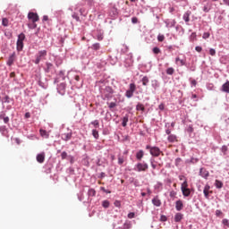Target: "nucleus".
Listing matches in <instances>:
<instances>
[{
	"mask_svg": "<svg viewBox=\"0 0 229 229\" xmlns=\"http://www.w3.org/2000/svg\"><path fill=\"white\" fill-rule=\"evenodd\" d=\"M115 90L110 86H106L104 89H101L102 99L104 101H110L112 98H114V94Z\"/></svg>",
	"mask_w": 229,
	"mask_h": 229,
	"instance_id": "obj_1",
	"label": "nucleus"
},
{
	"mask_svg": "<svg viewBox=\"0 0 229 229\" xmlns=\"http://www.w3.org/2000/svg\"><path fill=\"white\" fill-rule=\"evenodd\" d=\"M47 57V50H38V53L35 55V59L32 60L35 65H38L40 62H44Z\"/></svg>",
	"mask_w": 229,
	"mask_h": 229,
	"instance_id": "obj_2",
	"label": "nucleus"
},
{
	"mask_svg": "<svg viewBox=\"0 0 229 229\" xmlns=\"http://www.w3.org/2000/svg\"><path fill=\"white\" fill-rule=\"evenodd\" d=\"M148 169H149V165L146 161L137 163L133 167V171L136 173H146Z\"/></svg>",
	"mask_w": 229,
	"mask_h": 229,
	"instance_id": "obj_3",
	"label": "nucleus"
},
{
	"mask_svg": "<svg viewBox=\"0 0 229 229\" xmlns=\"http://www.w3.org/2000/svg\"><path fill=\"white\" fill-rule=\"evenodd\" d=\"M146 149L148 150L151 157H158L163 153L162 150H160V148L157 146L147 145Z\"/></svg>",
	"mask_w": 229,
	"mask_h": 229,
	"instance_id": "obj_4",
	"label": "nucleus"
},
{
	"mask_svg": "<svg viewBox=\"0 0 229 229\" xmlns=\"http://www.w3.org/2000/svg\"><path fill=\"white\" fill-rule=\"evenodd\" d=\"M43 71L45 74H56V68L55 67V64H53V63H50V62L45 63Z\"/></svg>",
	"mask_w": 229,
	"mask_h": 229,
	"instance_id": "obj_5",
	"label": "nucleus"
},
{
	"mask_svg": "<svg viewBox=\"0 0 229 229\" xmlns=\"http://www.w3.org/2000/svg\"><path fill=\"white\" fill-rule=\"evenodd\" d=\"M16 60H17V55L15 54V52H13L12 54H10L6 61V65H8V67H12V65H13Z\"/></svg>",
	"mask_w": 229,
	"mask_h": 229,
	"instance_id": "obj_6",
	"label": "nucleus"
},
{
	"mask_svg": "<svg viewBox=\"0 0 229 229\" xmlns=\"http://www.w3.org/2000/svg\"><path fill=\"white\" fill-rule=\"evenodd\" d=\"M104 32L102 30L98 29L97 30H95L93 32V38H95L97 40H98L99 42H101V40H103L104 38Z\"/></svg>",
	"mask_w": 229,
	"mask_h": 229,
	"instance_id": "obj_7",
	"label": "nucleus"
},
{
	"mask_svg": "<svg viewBox=\"0 0 229 229\" xmlns=\"http://www.w3.org/2000/svg\"><path fill=\"white\" fill-rule=\"evenodd\" d=\"M65 82H61L60 84H58L56 88L58 94H60L61 96H65Z\"/></svg>",
	"mask_w": 229,
	"mask_h": 229,
	"instance_id": "obj_8",
	"label": "nucleus"
},
{
	"mask_svg": "<svg viewBox=\"0 0 229 229\" xmlns=\"http://www.w3.org/2000/svg\"><path fill=\"white\" fill-rule=\"evenodd\" d=\"M199 176H201V178H204L205 180L208 179V176H210V173L207 170V168L201 167L199 169Z\"/></svg>",
	"mask_w": 229,
	"mask_h": 229,
	"instance_id": "obj_9",
	"label": "nucleus"
},
{
	"mask_svg": "<svg viewBox=\"0 0 229 229\" xmlns=\"http://www.w3.org/2000/svg\"><path fill=\"white\" fill-rule=\"evenodd\" d=\"M133 65V56L131 55H127V57L124 60V67H131Z\"/></svg>",
	"mask_w": 229,
	"mask_h": 229,
	"instance_id": "obj_10",
	"label": "nucleus"
},
{
	"mask_svg": "<svg viewBox=\"0 0 229 229\" xmlns=\"http://www.w3.org/2000/svg\"><path fill=\"white\" fill-rule=\"evenodd\" d=\"M28 19L32 21V22H38L39 18L38 13L30 12L28 13Z\"/></svg>",
	"mask_w": 229,
	"mask_h": 229,
	"instance_id": "obj_11",
	"label": "nucleus"
},
{
	"mask_svg": "<svg viewBox=\"0 0 229 229\" xmlns=\"http://www.w3.org/2000/svg\"><path fill=\"white\" fill-rule=\"evenodd\" d=\"M165 28H174L176 26V20L166 19L165 21Z\"/></svg>",
	"mask_w": 229,
	"mask_h": 229,
	"instance_id": "obj_12",
	"label": "nucleus"
},
{
	"mask_svg": "<svg viewBox=\"0 0 229 229\" xmlns=\"http://www.w3.org/2000/svg\"><path fill=\"white\" fill-rule=\"evenodd\" d=\"M61 139L62 140H64V142H69V140L72 139V131L63 133L61 135Z\"/></svg>",
	"mask_w": 229,
	"mask_h": 229,
	"instance_id": "obj_13",
	"label": "nucleus"
},
{
	"mask_svg": "<svg viewBox=\"0 0 229 229\" xmlns=\"http://www.w3.org/2000/svg\"><path fill=\"white\" fill-rule=\"evenodd\" d=\"M36 160L37 162H38V164H44V161L46 160V153L41 152L38 154L36 157Z\"/></svg>",
	"mask_w": 229,
	"mask_h": 229,
	"instance_id": "obj_14",
	"label": "nucleus"
},
{
	"mask_svg": "<svg viewBox=\"0 0 229 229\" xmlns=\"http://www.w3.org/2000/svg\"><path fill=\"white\" fill-rule=\"evenodd\" d=\"M109 15L113 19H117V15H119V12L117 11V8L112 7L109 11Z\"/></svg>",
	"mask_w": 229,
	"mask_h": 229,
	"instance_id": "obj_15",
	"label": "nucleus"
},
{
	"mask_svg": "<svg viewBox=\"0 0 229 229\" xmlns=\"http://www.w3.org/2000/svg\"><path fill=\"white\" fill-rule=\"evenodd\" d=\"M175 210H177V212L183 210V201H182V199L175 201Z\"/></svg>",
	"mask_w": 229,
	"mask_h": 229,
	"instance_id": "obj_16",
	"label": "nucleus"
},
{
	"mask_svg": "<svg viewBox=\"0 0 229 229\" xmlns=\"http://www.w3.org/2000/svg\"><path fill=\"white\" fill-rule=\"evenodd\" d=\"M192 13L191 11H187L186 13H184V14L182 15V20L184 21V22L186 24H189V22L191 21V14Z\"/></svg>",
	"mask_w": 229,
	"mask_h": 229,
	"instance_id": "obj_17",
	"label": "nucleus"
},
{
	"mask_svg": "<svg viewBox=\"0 0 229 229\" xmlns=\"http://www.w3.org/2000/svg\"><path fill=\"white\" fill-rule=\"evenodd\" d=\"M152 205H154V207H161L162 206V200H160V199L158 198L157 195L152 199Z\"/></svg>",
	"mask_w": 229,
	"mask_h": 229,
	"instance_id": "obj_18",
	"label": "nucleus"
},
{
	"mask_svg": "<svg viewBox=\"0 0 229 229\" xmlns=\"http://www.w3.org/2000/svg\"><path fill=\"white\" fill-rule=\"evenodd\" d=\"M181 191L182 192V196L184 198H189V196H191V189L188 188H184V187H181Z\"/></svg>",
	"mask_w": 229,
	"mask_h": 229,
	"instance_id": "obj_19",
	"label": "nucleus"
},
{
	"mask_svg": "<svg viewBox=\"0 0 229 229\" xmlns=\"http://www.w3.org/2000/svg\"><path fill=\"white\" fill-rule=\"evenodd\" d=\"M221 91L229 94V81H226L221 87Z\"/></svg>",
	"mask_w": 229,
	"mask_h": 229,
	"instance_id": "obj_20",
	"label": "nucleus"
},
{
	"mask_svg": "<svg viewBox=\"0 0 229 229\" xmlns=\"http://www.w3.org/2000/svg\"><path fill=\"white\" fill-rule=\"evenodd\" d=\"M22 49H24V42L17 41L16 42V51H18V53H21V51H22Z\"/></svg>",
	"mask_w": 229,
	"mask_h": 229,
	"instance_id": "obj_21",
	"label": "nucleus"
},
{
	"mask_svg": "<svg viewBox=\"0 0 229 229\" xmlns=\"http://www.w3.org/2000/svg\"><path fill=\"white\" fill-rule=\"evenodd\" d=\"M198 162H199V158H198V157H191L190 159H186L185 160V164H192V165H194V164H198Z\"/></svg>",
	"mask_w": 229,
	"mask_h": 229,
	"instance_id": "obj_22",
	"label": "nucleus"
},
{
	"mask_svg": "<svg viewBox=\"0 0 229 229\" xmlns=\"http://www.w3.org/2000/svg\"><path fill=\"white\" fill-rule=\"evenodd\" d=\"M151 87L154 89V90H157L160 89V82L157 80L151 81Z\"/></svg>",
	"mask_w": 229,
	"mask_h": 229,
	"instance_id": "obj_23",
	"label": "nucleus"
},
{
	"mask_svg": "<svg viewBox=\"0 0 229 229\" xmlns=\"http://www.w3.org/2000/svg\"><path fill=\"white\" fill-rule=\"evenodd\" d=\"M182 219H183V214L182 213H176L174 215V221L175 223H180L182 221Z\"/></svg>",
	"mask_w": 229,
	"mask_h": 229,
	"instance_id": "obj_24",
	"label": "nucleus"
},
{
	"mask_svg": "<svg viewBox=\"0 0 229 229\" xmlns=\"http://www.w3.org/2000/svg\"><path fill=\"white\" fill-rule=\"evenodd\" d=\"M142 158H144V150L140 149V150L136 153V159H137V160H142Z\"/></svg>",
	"mask_w": 229,
	"mask_h": 229,
	"instance_id": "obj_25",
	"label": "nucleus"
},
{
	"mask_svg": "<svg viewBox=\"0 0 229 229\" xmlns=\"http://www.w3.org/2000/svg\"><path fill=\"white\" fill-rule=\"evenodd\" d=\"M128 121H129V116L128 114H125L123 117V122H122V126L123 128H126V126H128Z\"/></svg>",
	"mask_w": 229,
	"mask_h": 229,
	"instance_id": "obj_26",
	"label": "nucleus"
},
{
	"mask_svg": "<svg viewBox=\"0 0 229 229\" xmlns=\"http://www.w3.org/2000/svg\"><path fill=\"white\" fill-rule=\"evenodd\" d=\"M90 49H92V51H99V49H101V44L95 43L91 45Z\"/></svg>",
	"mask_w": 229,
	"mask_h": 229,
	"instance_id": "obj_27",
	"label": "nucleus"
},
{
	"mask_svg": "<svg viewBox=\"0 0 229 229\" xmlns=\"http://www.w3.org/2000/svg\"><path fill=\"white\" fill-rule=\"evenodd\" d=\"M136 110L137 112H145L146 107H144V105H142L141 103H138L136 106Z\"/></svg>",
	"mask_w": 229,
	"mask_h": 229,
	"instance_id": "obj_28",
	"label": "nucleus"
},
{
	"mask_svg": "<svg viewBox=\"0 0 229 229\" xmlns=\"http://www.w3.org/2000/svg\"><path fill=\"white\" fill-rule=\"evenodd\" d=\"M38 85H39L41 87V89H47V81H42V80H40V78L38 81Z\"/></svg>",
	"mask_w": 229,
	"mask_h": 229,
	"instance_id": "obj_29",
	"label": "nucleus"
},
{
	"mask_svg": "<svg viewBox=\"0 0 229 229\" xmlns=\"http://www.w3.org/2000/svg\"><path fill=\"white\" fill-rule=\"evenodd\" d=\"M141 82H142L143 87H148V85H149V78H148V76H144L141 79Z\"/></svg>",
	"mask_w": 229,
	"mask_h": 229,
	"instance_id": "obj_30",
	"label": "nucleus"
},
{
	"mask_svg": "<svg viewBox=\"0 0 229 229\" xmlns=\"http://www.w3.org/2000/svg\"><path fill=\"white\" fill-rule=\"evenodd\" d=\"M167 140H168V142H171V143L176 142L177 137H176V135H174V134H170V135L167 137Z\"/></svg>",
	"mask_w": 229,
	"mask_h": 229,
	"instance_id": "obj_31",
	"label": "nucleus"
},
{
	"mask_svg": "<svg viewBox=\"0 0 229 229\" xmlns=\"http://www.w3.org/2000/svg\"><path fill=\"white\" fill-rule=\"evenodd\" d=\"M41 137H44L45 139H49V133H47V131L44 129L39 130Z\"/></svg>",
	"mask_w": 229,
	"mask_h": 229,
	"instance_id": "obj_32",
	"label": "nucleus"
},
{
	"mask_svg": "<svg viewBox=\"0 0 229 229\" xmlns=\"http://www.w3.org/2000/svg\"><path fill=\"white\" fill-rule=\"evenodd\" d=\"M210 10H212V4L208 3L206 5H204L203 12H205V13H208Z\"/></svg>",
	"mask_w": 229,
	"mask_h": 229,
	"instance_id": "obj_33",
	"label": "nucleus"
},
{
	"mask_svg": "<svg viewBox=\"0 0 229 229\" xmlns=\"http://www.w3.org/2000/svg\"><path fill=\"white\" fill-rule=\"evenodd\" d=\"M88 196L89 198H94V196H96V190H94V188H89L88 191Z\"/></svg>",
	"mask_w": 229,
	"mask_h": 229,
	"instance_id": "obj_34",
	"label": "nucleus"
},
{
	"mask_svg": "<svg viewBox=\"0 0 229 229\" xmlns=\"http://www.w3.org/2000/svg\"><path fill=\"white\" fill-rule=\"evenodd\" d=\"M72 19H74L76 22H81V20L80 19V15L76 12L72 13Z\"/></svg>",
	"mask_w": 229,
	"mask_h": 229,
	"instance_id": "obj_35",
	"label": "nucleus"
},
{
	"mask_svg": "<svg viewBox=\"0 0 229 229\" xmlns=\"http://www.w3.org/2000/svg\"><path fill=\"white\" fill-rule=\"evenodd\" d=\"M11 101L13 103V98H10L8 95L2 98V103H11Z\"/></svg>",
	"mask_w": 229,
	"mask_h": 229,
	"instance_id": "obj_36",
	"label": "nucleus"
},
{
	"mask_svg": "<svg viewBox=\"0 0 229 229\" xmlns=\"http://www.w3.org/2000/svg\"><path fill=\"white\" fill-rule=\"evenodd\" d=\"M24 40H26V35L21 32V34L18 35V42H24Z\"/></svg>",
	"mask_w": 229,
	"mask_h": 229,
	"instance_id": "obj_37",
	"label": "nucleus"
},
{
	"mask_svg": "<svg viewBox=\"0 0 229 229\" xmlns=\"http://www.w3.org/2000/svg\"><path fill=\"white\" fill-rule=\"evenodd\" d=\"M128 90H129L130 92H132V94H133V93L135 92V90H137V86L135 85V83H131V84L129 85Z\"/></svg>",
	"mask_w": 229,
	"mask_h": 229,
	"instance_id": "obj_38",
	"label": "nucleus"
},
{
	"mask_svg": "<svg viewBox=\"0 0 229 229\" xmlns=\"http://www.w3.org/2000/svg\"><path fill=\"white\" fill-rule=\"evenodd\" d=\"M9 24L10 21L8 20V18L2 19V26H4V28H8Z\"/></svg>",
	"mask_w": 229,
	"mask_h": 229,
	"instance_id": "obj_39",
	"label": "nucleus"
},
{
	"mask_svg": "<svg viewBox=\"0 0 229 229\" xmlns=\"http://www.w3.org/2000/svg\"><path fill=\"white\" fill-rule=\"evenodd\" d=\"M215 187L216 189H223V182H221L219 180H216L215 181Z\"/></svg>",
	"mask_w": 229,
	"mask_h": 229,
	"instance_id": "obj_40",
	"label": "nucleus"
},
{
	"mask_svg": "<svg viewBox=\"0 0 229 229\" xmlns=\"http://www.w3.org/2000/svg\"><path fill=\"white\" fill-rule=\"evenodd\" d=\"M178 62H179L181 66L186 65L185 60L180 59V57L175 58V63L178 64Z\"/></svg>",
	"mask_w": 229,
	"mask_h": 229,
	"instance_id": "obj_41",
	"label": "nucleus"
},
{
	"mask_svg": "<svg viewBox=\"0 0 229 229\" xmlns=\"http://www.w3.org/2000/svg\"><path fill=\"white\" fill-rule=\"evenodd\" d=\"M166 74H168V76H173L174 74V68H173V67L167 68Z\"/></svg>",
	"mask_w": 229,
	"mask_h": 229,
	"instance_id": "obj_42",
	"label": "nucleus"
},
{
	"mask_svg": "<svg viewBox=\"0 0 229 229\" xmlns=\"http://www.w3.org/2000/svg\"><path fill=\"white\" fill-rule=\"evenodd\" d=\"M92 136L94 137V139H96L98 140V139H99V131H98V130H96V129H93Z\"/></svg>",
	"mask_w": 229,
	"mask_h": 229,
	"instance_id": "obj_43",
	"label": "nucleus"
},
{
	"mask_svg": "<svg viewBox=\"0 0 229 229\" xmlns=\"http://www.w3.org/2000/svg\"><path fill=\"white\" fill-rule=\"evenodd\" d=\"M102 207L103 208H108L110 207V201L106 199L102 201Z\"/></svg>",
	"mask_w": 229,
	"mask_h": 229,
	"instance_id": "obj_44",
	"label": "nucleus"
},
{
	"mask_svg": "<svg viewBox=\"0 0 229 229\" xmlns=\"http://www.w3.org/2000/svg\"><path fill=\"white\" fill-rule=\"evenodd\" d=\"M79 13L81 16L85 17L87 15V9L85 8L79 9Z\"/></svg>",
	"mask_w": 229,
	"mask_h": 229,
	"instance_id": "obj_45",
	"label": "nucleus"
},
{
	"mask_svg": "<svg viewBox=\"0 0 229 229\" xmlns=\"http://www.w3.org/2000/svg\"><path fill=\"white\" fill-rule=\"evenodd\" d=\"M51 19H49V16L44 15L42 18V22H47V24H51Z\"/></svg>",
	"mask_w": 229,
	"mask_h": 229,
	"instance_id": "obj_46",
	"label": "nucleus"
},
{
	"mask_svg": "<svg viewBox=\"0 0 229 229\" xmlns=\"http://www.w3.org/2000/svg\"><path fill=\"white\" fill-rule=\"evenodd\" d=\"M197 37L198 35L196 34V32H192L190 36V41L194 42L195 40H197Z\"/></svg>",
	"mask_w": 229,
	"mask_h": 229,
	"instance_id": "obj_47",
	"label": "nucleus"
},
{
	"mask_svg": "<svg viewBox=\"0 0 229 229\" xmlns=\"http://www.w3.org/2000/svg\"><path fill=\"white\" fill-rule=\"evenodd\" d=\"M162 185H164L162 182H157L154 186L155 191H160V189H162Z\"/></svg>",
	"mask_w": 229,
	"mask_h": 229,
	"instance_id": "obj_48",
	"label": "nucleus"
},
{
	"mask_svg": "<svg viewBox=\"0 0 229 229\" xmlns=\"http://www.w3.org/2000/svg\"><path fill=\"white\" fill-rule=\"evenodd\" d=\"M175 47H178L176 46H173V45H169V46H166V49L167 51H169V53H173V51H174Z\"/></svg>",
	"mask_w": 229,
	"mask_h": 229,
	"instance_id": "obj_49",
	"label": "nucleus"
},
{
	"mask_svg": "<svg viewBox=\"0 0 229 229\" xmlns=\"http://www.w3.org/2000/svg\"><path fill=\"white\" fill-rule=\"evenodd\" d=\"M61 158H62V160H67L69 158V155H67V152L63 151L61 153Z\"/></svg>",
	"mask_w": 229,
	"mask_h": 229,
	"instance_id": "obj_50",
	"label": "nucleus"
},
{
	"mask_svg": "<svg viewBox=\"0 0 229 229\" xmlns=\"http://www.w3.org/2000/svg\"><path fill=\"white\" fill-rule=\"evenodd\" d=\"M149 162H150V165H151L152 169H157V164H155V158L151 157L149 159Z\"/></svg>",
	"mask_w": 229,
	"mask_h": 229,
	"instance_id": "obj_51",
	"label": "nucleus"
},
{
	"mask_svg": "<svg viewBox=\"0 0 229 229\" xmlns=\"http://www.w3.org/2000/svg\"><path fill=\"white\" fill-rule=\"evenodd\" d=\"M125 97H127L128 99H131V98H133V92L127 89L125 92Z\"/></svg>",
	"mask_w": 229,
	"mask_h": 229,
	"instance_id": "obj_52",
	"label": "nucleus"
},
{
	"mask_svg": "<svg viewBox=\"0 0 229 229\" xmlns=\"http://www.w3.org/2000/svg\"><path fill=\"white\" fill-rule=\"evenodd\" d=\"M189 81L191 82V87H196V85H198V81L191 77L189 79Z\"/></svg>",
	"mask_w": 229,
	"mask_h": 229,
	"instance_id": "obj_53",
	"label": "nucleus"
},
{
	"mask_svg": "<svg viewBox=\"0 0 229 229\" xmlns=\"http://www.w3.org/2000/svg\"><path fill=\"white\" fill-rule=\"evenodd\" d=\"M0 131L2 132L3 135H4V133L8 132V129H6L5 125H2L0 126Z\"/></svg>",
	"mask_w": 229,
	"mask_h": 229,
	"instance_id": "obj_54",
	"label": "nucleus"
},
{
	"mask_svg": "<svg viewBox=\"0 0 229 229\" xmlns=\"http://www.w3.org/2000/svg\"><path fill=\"white\" fill-rule=\"evenodd\" d=\"M95 128H99V120H94L90 123Z\"/></svg>",
	"mask_w": 229,
	"mask_h": 229,
	"instance_id": "obj_55",
	"label": "nucleus"
},
{
	"mask_svg": "<svg viewBox=\"0 0 229 229\" xmlns=\"http://www.w3.org/2000/svg\"><path fill=\"white\" fill-rule=\"evenodd\" d=\"M165 39V36H164V34H158L157 36L158 42H164Z\"/></svg>",
	"mask_w": 229,
	"mask_h": 229,
	"instance_id": "obj_56",
	"label": "nucleus"
},
{
	"mask_svg": "<svg viewBox=\"0 0 229 229\" xmlns=\"http://www.w3.org/2000/svg\"><path fill=\"white\" fill-rule=\"evenodd\" d=\"M222 225H224V226H227V228H229V220H228V218H224L222 220Z\"/></svg>",
	"mask_w": 229,
	"mask_h": 229,
	"instance_id": "obj_57",
	"label": "nucleus"
},
{
	"mask_svg": "<svg viewBox=\"0 0 229 229\" xmlns=\"http://www.w3.org/2000/svg\"><path fill=\"white\" fill-rule=\"evenodd\" d=\"M154 55H160L161 53V50L158 48V47H155L153 49H152Z\"/></svg>",
	"mask_w": 229,
	"mask_h": 229,
	"instance_id": "obj_58",
	"label": "nucleus"
},
{
	"mask_svg": "<svg viewBox=\"0 0 229 229\" xmlns=\"http://www.w3.org/2000/svg\"><path fill=\"white\" fill-rule=\"evenodd\" d=\"M186 131L187 133H192L194 131V128L192 127V125H189L187 128H186Z\"/></svg>",
	"mask_w": 229,
	"mask_h": 229,
	"instance_id": "obj_59",
	"label": "nucleus"
},
{
	"mask_svg": "<svg viewBox=\"0 0 229 229\" xmlns=\"http://www.w3.org/2000/svg\"><path fill=\"white\" fill-rule=\"evenodd\" d=\"M107 105H108V108H110V110H112V108H115V106H117V104L115 102L107 103Z\"/></svg>",
	"mask_w": 229,
	"mask_h": 229,
	"instance_id": "obj_60",
	"label": "nucleus"
},
{
	"mask_svg": "<svg viewBox=\"0 0 229 229\" xmlns=\"http://www.w3.org/2000/svg\"><path fill=\"white\" fill-rule=\"evenodd\" d=\"M67 160H69L70 164H74V162H76V160L74 159V157L73 156H68V158Z\"/></svg>",
	"mask_w": 229,
	"mask_h": 229,
	"instance_id": "obj_61",
	"label": "nucleus"
},
{
	"mask_svg": "<svg viewBox=\"0 0 229 229\" xmlns=\"http://www.w3.org/2000/svg\"><path fill=\"white\" fill-rule=\"evenodd\" d=\"M181 163H182V157H177V158H175L174 164H175V166H176V167H179V165H180Z\"/></svg>",
	"mask_w": 229,
	"mask_h": 229,
	"instance_id": "obj_62",
	"label": "nucleus"
},
{
	"mask_svg": "<svg viewBox=\"0 0 229 229\" xmlns=\"http://www.w3.org/2000/svg\"><path fill=\"white\" fill-rule=\"evenodd\" d=\"M159 221H161V223H165V221H167V217L165 215H161Z\"/></svg>",
	"mask_w": 229,
	"mask_h": 229,
	"instance_id": "obj_63",
	"label": "nucleus"
},
{
	"mask_svg": "<svg viewBox=\"0 0 229 229\" xmlns=\"http://www.w3.org/2000/svg\"><path fill=\"white\" fill-rule=\"evenodd\" d=\"M123 228L124 229H131V223H124Z\"/></svg>",
	"mask_w": 229,
	"mask_h": 229,
	"instance_id": "obj_64",
	"label": "nucleus"
}]
</instances>
